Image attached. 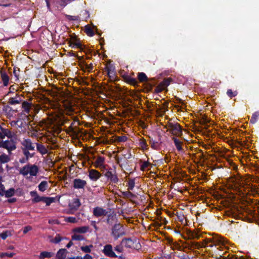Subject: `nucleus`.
<instances>
[{
    "label": "nucleus",
    "mask_w": 259,
    "mask_h": 259,
    "mask_svg": "<svg viewBox=\"0 0 259 259\" xmlns=\"http://www.w3.org/2000/svg\"><path fill=\"white\" fill-rule=\"evenodd\" d=\"M81 205L80 200L77 198H75L72 200V201L69 203V207L71 210H76Z\"/></svg>",
    "instance_id": "nucleus-12"
},
{
    "label": "nucleus",
    "mask_w": 259,
    "mask_h": 259,
    "mask_svg": "<svg viewBox=\"0 0 259 259\" xmlns=\"http://www.w3.org/2000/svg\"><path fill=\"white\" fill-rule=\"evenodd\" d=\"M22 145L24 147L23 150L33 151L35 147L33 143L30 139H25L21 142Z\"/></svg>",
    "instance_id": "nucleus-8"
},
{
    "label": "nucleus",
    "mask_w": 259,
    "mask_h": 259,
    "mask_svg": "<svg viewBox=\"0 0 259 259\" xmlns=\"http://www.w3.org/2000/svg\"><path fill=\"white\" fill-rule=\"evenodd\" d=\"M10 124L12 127H17V120H12L10 122Z\"/></svg>",
    "instance_id": "nucleus-55"
},
{
    "label": "nucleus",
    "mask_w": 259,
    "mask_h": 259,
    "mask_svg": "<svg viewBox=\"0 0 259 259\" xmlns=\"http://www.w3.org/2000/svg\"><path fill=\"white\" fill-rule=\"evenodd\" d=\"M122 243L129 248L138 249L140 247V244L137 239L132 240L131 238L123 239Z\"/></svg>",
    "instance_id": "nucleus-2"
},
{
    "label": "nucleus",
    "mask_w": 259,
    "mask_h": 259,
    "mask_svg": "<svg viewBox=\"0 0 259 259\" xmlns=\"http://www.w3.org/2000/svg\"><path fill=\"white\" fill-rule=\"evenodd\" d=\"M105 162V158L102 156H99L96 159L95 164L96 167H102Z\"/></svg>",
    "instance_id": "nucleus-24"
},
{
    "label": "nucleus",
    "mask_w": 259,
    "mask_h": 259,
    "mask_svg": "<svg viewBox=\"0 0 259 259\" xmlns=\"http://www.w3.org/2000/svg\"><path fill=\"white\" fill-rule=\"evenodd\" d=\"M62 240V237L59 235H57L54 239L51 241L52 242L54 243H58Z\"/></svg>",
    "instance_id": "nucleus-47"
},
{
    "label": "nucleus",
    "mask_w": 259,
    "mask_h": 259,
    "mask_svg": "<svg viewBox=\"0 0 259 259\" xmlns=\"http://www.w3.org/2000/svg\"><path fill=\"white\" fill-rule=\"evenodd\" d=\"M170 81H171V79H170V78L166 79L164 80L161 83L160 85L162 86V87H163V88H164L167 87L170 84Z\"/></svg>",
    "instance_id": "nucleus-43"
},
{
    "label": "nucleus",
    "mask_w": 259,
    "mask_h": 259,
    "mask_svg": "<svg viewBox=\"0 0 259 259\" xmlns=\"http://www.w3.org/2000/svg\"><path fill=\"white\" fill-rule=\"evenodd\" d=\"M89 230V227L88 226H82L80 227H77L73 229V232L77 233H85Z\"/></svg>",
    "instance_id": "nucleus-20"
},
{
    "label": "nucleus",
    "mask_w": 259,
    "mask_h": 259,
    "mask_svg": "<svg viewBox=\"0 0 259 259\" xmlns=\"http://www.w3.org/2000/svg\"><path fill=\"white\" fill-rule=\"evenodd\" d=\"M163 89H164L163 87H162V86H161L160 85L159 86L156 87L155 90H156V92L159 93V92H161Z\"/></svg>",
    "instance_id": "nucleus-57"
},
{
    "label": "nucleus",
    "mask_w": 259,
    "mask_h": 259,
    "mask_svg": "<svg viewBox=\"0 0 259 259\" xmlns=\"http://www.w3.org/2000/svg\"><path fill=\"white\" fill-rule=\"evenodd\" d=\"M150 144L151 147L154 149H158L159 146L157 142H155L152 140L150 141Z\"/></svg>",
    "instance_id": "nucleus-41"
},
{
    "label": "nucleus",
    "mask_w": 259,
    "mask_h": 259,
    "mask_svg": "<svg viewBox=\"0 0 259 259\" xmlns=\"http://www.w3.org/2000/svg\"><path fill=\"white\" fill-rule=\"evenodd\" d=\"M7 149L9 152L15 150L16 148L15 142L12 140L3 141L1 143V147Z\"/></svg>",
    "instance_id": "nucleus-6"
},
{
    "label": "nucleus",
    "mask_w": 259,
    "mask_h": 259,
    "mask_svg": "<svg viewBox=\"0 0 259 259\" xmlns=\"http://www.w3.org/2000/svg\"><path fill=\"white\" fill-rule=\"evenodd\" d=\"M70 46L72 48H77V49H80V50H82V45L81 44V43L78 40H74V41H72L70 45Z\"/></svg>",
    "instance_id": "nucleus-27"
},
{
    "label": "nucleus",
    "mask_w": 259,
    "mask_h": 259,
    "mask_svg": "<svg viewBox=\"0 0 259 259\" xmlns=\"http://www.w3.org/2000/svg\"><path fill=\"white\" fill-rule=\"evenodd\" d=\"M14 133L12 132L8 128H3L1 134V136L4 139L6 137L8 138H12L14 136Z\"/></svg>",
    "instance_id": "nucleus-15"
},
{
    "label": "nucleus",
    "mask_w": 259,
    "mask_h": 259,
    "mask_svg": "<svg viewBox=\"0 0 259 259\" xmlns=\"http://www.w3.org/2000/svg\"><path fill=\"white\" fill-rule=\"evenodd\" d=\"M93 247V245H86L84 246H81L80 247V249L82 251L87 253V254H89L92 251L91 249Z\"/></svg>",
    "instance_id": "nucleus-30"
},
{
    "label": "nucleus",
    "mask_w": 259,
    "mask_h": 259,
    "mask_svg": "<svg viewBox=\"0 0 259 259\" xmlns=\"http://www.w3.org/2000/svg\"><path fill=\"white\" fill-rule=\"evenodd\" d=\"M167 130L174 135L179 136L182 133V128L178 123H169L167 125Z\"/></svg>",
    "instance_id": "nucleus-3"
},
{
    "label": "nucleus",
    "mask_w": 259,
    "mask_h": 259,
    "mask_svg": "<svg viewBox=\"0 0 259 259\" xmlns=\"http://www.w3.org/2000/svg\"><path fill=\"white\" fill-rule=\"evenodd\" d=\"M148 164H149V163L148 162H146V161L144 162L141 165V169L144 170L145 168H146L148 166Z\"/></svg>",
    "instance_id": "nucleus-54"
},
{
    "label": "nucleus",
    "mask_w": 259,
    "mask_h": 259,
    "mask_svg": "<svg viewBox=\"0 0 259 259\" xmlns=\"http://www.w3.org/2000/svg\"><path fill=\"white\" fill-rule=\"evenodd\" d=\"M82 259H93V257L89 254H85Z\"/></svg>",
    "instance_id": "nucleus-56"
},
{
    "label": "nucleus",
    "mask_w": 259,
    "mask_h": 259,
    "mask_svg": "<svg viewBox=\"0 0 259 259\" xmlns=\"http://www.w3.org/2000/svg\"><path fill=\"white\" fill-rule=\"evenodd\" d=\"M66 17L68 20L70 21H78L80 19V18L79 16H71V15H66Z\"/></svg>",
    "instance_id": "nucleus-37"
},
{
    "label": "nucleus",
    "mask_w": 259,
    "mask_h": 259,
    "mask_svg": "<svg viewBox=\"0 0 259 259\" xmlns=\"http://www.w3.org/2000/svg\"><path fill=\"white\" fill-rule=\"evenodd\" d=\"M67 259H82V256H72V257H68Z\"/></svg>",
    "instance_id": "nucleus-59"
},
{
    "label": "nucleus",
    "mask_w": 259,
    "mask_h": 259,
    "mask_svg": "<svg viewBox=\"0 0 259 259\" xmlns=\"http://www.w3.org/2000/svg\"><path fill=\"white\" fill-rule=\"evenodd\" d=\"M15 194V189L14 188H10L5 191L4 195L7 198L13 196Z\"/></svg>",
    "instance_id": "nucleus-32"
},
{
    "label": "nucleus",
    "mask_w": 259,
    "mask_h": 259,
    "mask_svg": "<svg viewBox=\"0 0 259 259\" xmlns=\"http://www.w3.org/2000/svg\"><path fill=\"white\" fill-rule=\"evenodd\" d=\"M84 239L83 237L80 235L74 234L72 236V240H82Z\"/></svg>",
    "instance_id": "nucleus-45"
},
{
    "label": "nucleus",
    "mask_w": 259,
    "mask_h": 259,
    "mask_svg": "<svg viewBox=\"0 0 259 259\" xmlns=\"http://www.w3.org/2000/svg\"><path fill=\"white\" fill-rule=\"evenodd\" d=\"M68 251L64 248L60 249L56 255V259H64L66 258Z\"/></svg>",
    "instance_id": "nucleus-16"
},
{
    "label": "nucleus",
    "mask_w": 259,
    "mask_h": 259,
    "mask_svg": "<svg viewBox=\"0 0 259 259\" xmlns=\"http://www.w3.org/2000/svg\"><path fill=\"white\" fill-rule=\"evenodd\" d=\"M29 151H30V150H23V154H24V155H25V158H26L28 160L30 158H31V157H32L34 156V155H33V154H31V153L29 152Z\"/></svg>",
    "instance_id": "nucleus-42"
},
{
    "label": "nucleus",
    "mask_w": 259,
    "mask_h": 259,
    "mask_svg": "<svg viewBox=\"0 0 259 259\" xmlns=\"http://www.w3.org/2000/svg\"><path fill=\"white\" fill-rule=\"evenodd\" d=\"M54 255V253L49 251H42L39 254V258L41 259H44L45 258L51 257Z\"/></svg>",
    "instance_id": "nucleus-25"
},
{
    "label": "nucleus",
    "mask_w": 259,
    "mask_h": 259,
    "mask_svg": "<svg viewBox=\"0 0 259 259\" xmlns=\"http://www.w3.org/2000/svg\"><path fill=\"white\" fill-rule=\"evenodd\" d=\"M82 13L85 16V18H88L89 17V14L87 11H84L83 12H82Z\"/></svg>",
    "instance_id": "nucleus-61"
},
{
    "label": "nucleus",
    "mask_w": 259,
    "mask_h": 259,
    "mask_svg": "<svg viewBox=\"0 0 259 259\" xmlns=\"http://www.w3.org/2000/svg\"><path fill=\"white\" fill-rule=\"evenodd\" d=\"M102 251L103 253L107 256L110 257H114L117 256L114 252L112 246L111 244H107L105 245Z\"/></svg>",
    "instance_id": "nucleus-7"
},
{
    "label": "nucleus",
    "mask_w": 259,
    "mask_h": 259,
    "mask_svg": "<svg viewBox=\"0 0 259 259\" xmlns=\"http://www.w3.org/2000/svg\"><path fill=\"white\" fill-rule=\"evenodd\" d=\"M87 182L80 179H75L73 181V187L75 189H83L87 185Z\"/></svg>",
    "instance_id": "nucleus-9"
},
{
    "label": "nucleus",
    "mask_w": 259,
    "mask_h": 259,
    "mask_svg": "<svg viewBox=\"0 0 259 259\" xmlns=\"http://www.w3.org/2000/svg\"><path fill=\"white\" fill-rule=\"evenodd\" d=\"M10 160V157L6 154H2L0 156V161L2 163H7Z\"/></svg>",
    "instance_id": "nucleus-35"
},
{
    "label": "nucleus",
    "mask_w": 259,
    "mask_h": 259,
    "mask_svg": "<svg viewBox=\"0 0 259 259\" xmlns=\"http://www.w3.org/2000/svg\"><path fill=\"white\" fill-rule=\"evenodd\" d=\"M75 121L72 122V123H71L69 127V131L70 132L72 133V134H73L74 135H77L78 133V132L77 131L75 130V129L73 127V125L75 123Z\"/></svg>",
    "instance_id": "nucleus-44"
},
{
    "label": "nucleus",
    "mask_w": 259,
    "mask_h": 259,
    "mask_svg": "<svg viewBox=\"0 0 259 259\" xmlns=\"http://www.w3.org/2000/svg\"><path fill=\"white\" fill-rule=\"evenodd\" d=\"M135 180L134 179H130L128 182V189L132 190L135 187Z\"/></svg>",
    "instance_id": "nucleus-39"
},
{
    "label": "nucleus",
    "mask_w": 259,
    "mask_h": 259,
    "mask_svg": "<svg viewBox=\"0 0 259 259\" xmlns=\"http://www.w3.org/2000/svg\"><path fill=\"white\" fill-rule=\"evenodd\" d=\"M32 106V103H29L27 101H24L22 103V108L24 109V111L26 114H29L30 112V109Z\"/></svg>",
    "instance_id": "nucleus-22"
},
{
    "label": "nucleus",
    "mask_w": 259,
    "mask_h": 259,
    "mask_svg": "<svg viewBox=\"0 0 259 259\" xmlns=\"http://www.w3.org/2000/svg\"><path fill=\"white\" fill-rule=\"evenodd\" d=\"M5 187L2 184H0V195L3 196L5 194Z\"/></svg>",
    "instance_id": "nucleus-51"
},
{
    "label": "nucleus",
    "mask_w": 259,
    "mask_h": 259,
    "mask_svg": "<svg viewBox=\"0 0 259 259\" xmlns=\"http://www.w3.org/2000/svg\"><path fill=\"white\" fill-rule=\"evenodd\" d=\"M227 94L229 97L232 98L237 95V92L236 91L233 92L231 90L229 89L228 90L227 92Z\"/></svg>",
    "instance_id": "nucleus-46"
},
{
    "label": "nucleus",
    "mask_w": 259,
    "mask_h": 259,
    "mask_svg": "<svg viewBox=\"0 0 259 259\" xmlns=\"http://www.w3.org/2000/svg\"><path fill=\"white\" fill-rule=\"evenodd\" d=\"M38 171L39 168L37 165L28 164L21 168L19 173L24 177L28 174L30 175V176L35 177L38 173Z\"/></svg>",
    "instance_id": "nucleus-1"
},
{
    "label": "nucleus",
    "mask_w": 259,
    "mask_h": 259,
    "mask_svg": "<svg viewBox=\"0 0 259 259\" xmlns=\"http://www.w3.org/2000/svg\"><path fill=\"white\" fill-rule=\"evenodd\" d=\"M259 117V111H256L254 112L251 116V118L250 120V123L252 124H254L257 121L258 118Z\"/></svg>",
    "instance_id": "nucleus-29"
},
{
    "label": "nucleus",
    "mask_w": 259,
    "mask_h": 259,
    "mask_svg": "<svg viewBox=\"0 0 259 259\" xmlns=\"http://www.w3.org/2000/svg\"><path fill=\"white\" fill-rule=\"evenodd\" d=\"M17 199L15 198H12L8 200V201L10 203H14L16 201Z\"/></svg>",
    "instance_id": "nucleus-60"
},
{
    "label": "nucleus",
    "mask_w": 259,
    "mask_h": 259,
    "mask_svg": "<svg viewBox=\"0 0 259 259\" xmlns=\"http://www.w3.org/2000/svg\"><path fill=\"white\" fill-rule=\"evenodd\" d=\"M84 31L88 35L93 36L94 35L93 29L88 25L85 26Z\"/></svg>",
    "instance_id": "nucleus-34"
},
{
    "label": "nucleus",
    "mask_w": 259,
    "mask_h": 259,
    "mask_svg": "<svg viewBox=\"0 0 259 259\" xmlns=\"http://www.w3.org/2000/svg\"><path fill=\"white\" fill-rule=\"evenodd\" d=\"M122 195L124 197L128 198H132L135 197V195L130 191L123 192Z\"/></svg>",
    "instance_id": "nucleus-36"
},
{
    "label": "nucleus",
    "mask_w": 259,
    "mask_h": 259,
    "mask_svg": "<svg viewBox=\"0 0 259 259\" xmlns=\"http://www.w3.org/2000/svg\"><path fill=\"white\" fill-rule=\"evenodd\" d=\"M36 146L37 150L42 155L46 154L48 153V149L44 145L37 143H36Z\"/></svg>",
    "instance_id": "nucleus-17"
},
{
    "label": "nucleus",
    "mask_w": 259,
    "mask_h": 259,
    "mask_svg": "<svg viewBox=\"0 0 259 259\" xmlns=\"http://www.w3.org/2000/svg\"><path fill=\"white\" fill-rule=\"evenodd\" d=\"M22 101V97L16 94L15 97L9 98L8 103L12 105H15L20 104Z\"/></svg>",
    "instance_id": "nucleus-11"
},
{
    "label": "nucleus",
    "mask_w": 259,
    "mask_h": 259,
    "mask_svg": "<svg viewBox=\"0 0 259 259\" xmlns=\"http://www.w3.org/2000/svg\"><path fill=\"white\" fill-rule=\"evenodd\" d=\"M115 250L116 251L118 252H122L123 251V247L121 245H117L115 247Z\"/></svg>",
    "instance_id": "nucleus-50"
},
{
    "label": "nucleus",
    "mask_w": 259,
    "mask_h": 259,
    "mask_svg": "<svg viewBox=\"0 0 259 259\" xmlns=\"http://www.w3.org/2000/svg\"><path fill=\"white\" fill-rule=\"evenodd\" d=\"M138 77V79L141 82L146 81L148 79L146 75L143 72L139 73Z\"/></svg>",
    "instance_id": "nucleus-33"
},
{
    "label": "nucleus",
    "mask_w": 259,
    "mask_h": 259,
    "mask_svg": "<svg viewBox=\"0 0 259 259\" xmlns=\"http://www.w3.org/2000/svg\"><path fill=\"white\" fill-rule=\"evenodd\" d=\"M172 140H174L175 145L176 147L177 150L179 151H182L183 148L181 146L182 142L175 137H173Z\"/></svg>",
    "instance_id": "nucleus-26"
},
{
    "label": "nucleus",
    "mask_w": 259,
    "mask_h": 259,
    "mask_svg": "<svg viewBox=\"0 0 259 259\" xmlns=\"http://www.w3.org/2000/svg\"><path fill=\"white\" fill-rule=\"evenodd\" d=\"M104 175L112 183L117 184L118 182L119 179L117 178L115 169L112 170L110 169L108 170Z\"/></svg>",
    "instance_id": "nucleus-5"
},
{
    "label": "nucleus",
    "mask_w": 259,
    "mask_h": 259,
    "mask_svg": "<svg viewBox=\"0 0 259 259\" xmlns=\"http://www.w3.org/2000/svg\"><path fill=\"white\" fill-rule=\"evenodd\" d=\"M31 230H32V227L31 226H27L24 227V230H23V233L24 234H26Z\"/></svg>",
    "instance_id": "nucleus-52"
},
{
    "label": "nucleus",
    "mask_w": 259,
    "mask_h": 259,
    "mask_svg": "<svg viewBox=\"0 0 259 259\" xmlns=\"http://www.w3.org/2000/svg\"><path fill=\"white\" fill-rule=\"evenodd\" d=\"M117 140L119 142H124L127 140V137L126 136L118 137Z\"/></svg>",
    "instance_id": "nucleus-48"
},
{
    "label": "nucleus",
    "mask_w": 259,
    "mask_h": 259,
    "mask_svg": "<svg viewBox=\"0 0 259 259\" xmlns=\"http://www.w3.org/2000/svg\"><path fill=\"white\" fill-rule=\"evenodd\" d=\"M0 237L3 239H6L8 237L7 232H3V233L0 234Z\"/></svg>",
    "instance_id": "nucleus-53"
},
{
    "label": "nucleus",
    "mask_w": 259,
    "mask_h": 259,
    "mask_svg": "<svg viewBox=\"0 0 259 259\" xmlns=\"http://www.w3.org/2000/svg\"><path fill=\"white\" fill-rule=\"evenodd\" d=\"M30 195L31 197H33L32 199L33 203H37L42 201L44 197L39 196L36 191H32L30 192Z\"/></svg>",
    "instance_id": "nucleus-14"
},
{
    "label": "nucleus",
    "mask_w": 259,
    "mask_h": 259,
    "mask_svg": "<svg viewBox=\"0 0 259 259\" xmlns=\"http://www.w3.org/2000/svg\"><path fill=\"white\" fill-rule=\"evenodd\" d=\"M106 210L100 207H96L93 209V215L96 217L105 216L107 214Z\"/></svg>",
    "instance_id": "nucleus-10"
},
{
    "label": "nucleus",
    "mask_w": 259,
    "mask_h": 259,
    "mask_svg": "<svg viewBox=\"0 0 259 259\" xmlns=\"http://www.w3.org/2000/svg\"><path fill=\"white\" fill-rule=\"evenodd\" d=\"M15 254V253H13V252H10V253H8V252H2V253H0V257L1 258H4L5 257H13L14 255Z\"/></svg>",
    "instance_id": "nucleus-38"
},
{
    "label": "nucleus",
    "mask_w": 259,
    "mask_h": 259,
    "mask_svg": "<svg viewBox=\"0 0 259 259\" xmlns=\"http://www.w3.org/2000/svg\"><path fill=\"white\" fill-rule=\"evenodd\" d=\"M28 160L26 158H22L20 159L19 162L21 163H26Z\"/></svg>",
    "instance_id": "nucleus-58"
},
{
    "label": "nucleus",
    "mask_w": 259,
    "mask_h": 259,
    "mask_svg": "<svg viewBox=\"0 0 259 259\" xmlns=\"http://www.w3.org/2000/svg\"><path fill=\"white\" fill-rule=\"evenodd\" d=\"M13 73L15 76V77L18 79V72H17V71L16 70V69L15 68H14V71H13Z\"/></svg>",
    "instance_id": "nucleus-62"
},
{
    "label": "nucleus",
    "mask_w": 259,
    "mask_h": 259,
    "mask_svg": "<svg viewBox=\"0 0 259 259\" xmlns=\"http://www.w3.org/2000/svg\"><path fill=\"white\" fill-rule=\"evenodd\" d=\"M107 73L109 78L113 80L116 78L115 72L114 68L112 66L107 67Z\"/></svg>",
    "instance_id": "nucleus-19"
},
{
    "label": "nucleus",
    "mask_w": 259,
    "mask_h": 259,
    "mask_svg": "<svg viewBox=\"0 0 259 259\" xmlns=\"http://www.w3.org/2000/svg\"><path fill=\"white\" fill-rule=\"evenodd\" d=\"M38 189L41 192H44L48 187V184L47 181H42L38 186Z\"/></svg>",
    "instance_id": "nucleus-28"
},
{
    "label": "nucleus",
    "mask_w": 259,
    "mask_h": 259,
    "mask_svg": "<svg viewBox=\"0 0 259 259\" xmlns=\"http://www.w3.org/2000/svg\"><path fill=\"white\" fill-rule=\"evenodd\" d=\"M124 234L123 228L119 224H115L112 229V235L114 238L115 240H117L120 236H122Z\"/></svg>",
    "instance_id": "nucleus-4"
},
{
    "label": "nucleus",
    "mask_w": 259,
    "mask_h": 259,
    "mask_svg": "<svg viewBox=\"0 0 259 259\" xmlns=\"http://www.w3.org/2000/svg\"><path fill=\"white\" fill-rule=\"evenodd\" d=\"M101 176V174L95 169H91L89 171V177L90 179L94 181H96Z\"/></svg>",
    "instance_id": "nucleus-13"
},
{
    "label": "nucleus",
    "mask_w": 259,
    "mask_h": 259,
    "mask_svg": "<svg viewBox=\"0 0 259 259\" xmlns=\"http://www.w3.org/2000/svg\"><path fill=\"white\" fill-rule=\"evenodd\" d=\"M177 100L178 101V103H182V104H183V101H182L181 99H180V98H177Z\"/></svg>",
    "instance_id": "nucleus-64"
},
{
    "label": "nucleus",
    "mask_w": 259,
    "mask_h": 259,
    "mask_svg": "<svg viewBox=\"0 0 259 259\" xmlns=\"http://www.w3.org/2000/svg\"><path fill=\"white\" fill-rule=\"evenodd\" d=\"M1 78L5 86H7L9 82V77L5 71H1Z\"/></svg>",
    "instance_id": "nucleus-18"
},
{
    "label": "nucleus",
    "mask_w": 259,
    "mask_h": 259,
    "mask_svg": "<svg viewBox=\"0 0 259 259\" xmlns=\"http://www.w3.org/2000/svg\"><path fill=\"white\" fill-rule=\"evenodd\" d=\"M55 198L53 197H44L42 201L46 203L47 206H49L52 203L54 202Z\"/></svg>",
    "instance_id": "nucleus-31"
},
{
    "label": "nucleus",
    "mask_w": 259,
    "mask_h": 259,
    "mask_svg": "<svg viewBox=\"0 0 259 259\" xmlns=\"http://www.w3.org/2000/svg\"><path fill=\"white\" fill-rule=\"evenodd\" d=\"M127 81L129 83H130L131 84H133V85H135L137 83L136 79L134 78H132V77H130L128 79Z\"/></svg>",
    "instance_id": "nucleus-49"
},
{
    "label": "nucleus",
    "mask_w": 259,
    "mask_h": 259,
    "mask_svg": "<svg viewBox=\"0 0 259 259\" xmlns=\"http://www.w3.org/2000/svg\"><path fill=\"white\" fill-rule=\"evenodd\" d=\"M65 221L67 222L71 223H76L77 222V220L75 218L72 217L65 218Z\"/></svg>",
    "instance_id": "nucleus-40"
},
{
    "label": "nucleus",
    "mask_w": 259,
    "mask_h": 259,
    "mask_svg": "<svg viewBox=\"0 0 259 259\" xmlns=\"http://www.w3.org/2000/svg\"><path fill=\"white\" fill-rule=\"evenodd\" d=\"M73 245L72 241H69V243L66 245V247L69 248Z\"/></svg>",
    "instance_id": "nucleus-63"
},
{
    "label": "nucleus",
    "mask_w": 259,
    "mask_h": 259,
    "mask_svg": "<svg viewBox=\"0 0 259 259\" xmlns=\"http://www.w3.org/2000/svg\"><path fill=\"white\" fill-rule=\"evenodd\" d=\"M205 244H207L209 242H213L215 245H224V241L222 238H214L212 240L211 239L205 240Z\"/></svg>",
    "instance_id": "nucleus-21"
},
{
    "label": "nucleus",
    "mask_w": 259,
    "mask_h": 259,
    "mask_svg": "<svg viewBox=\"0 0 259 259\" xmlns=\"http://www.w3.org/2000/svg\"><path fill=\"white\" fill-rule=\"evenodd\" d=\"M26 123L23 119L19 118L17 120V127L20 128L21 131H24Z\"/></svg>",
    "instance_id": "nucleus-23"
}]
</instances>
